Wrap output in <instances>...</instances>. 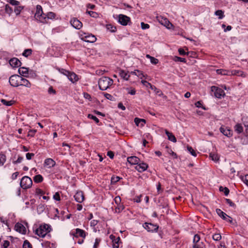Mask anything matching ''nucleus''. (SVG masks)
I'll return each instance as SVG.
<instances>
[{
    "mask_svg": "<svg viewBox=\"0 0 248 248\" xmlns=\"http://www.w3.org/2000/svg\"><path fill=\"white\" fill-rule=\"evenodd\" d=\"M35 19L41 23H45L47 22V18L45 14L43 13L41 6H36V11L34 15Z\"/></svg>",
    "mask_w": 248,
    "mask_h": 248,
    "instance_id": "1",
    "label": "nucleus"
},
{
    "mask_svg": "<svg viewBox=\"0 0 248 248\" xmlns=\"http://www.w3.org/2000/svg\"><path fill=\"white\" fill-rule=\"evenodd\" d=\"M113 84V80L108 78L104 77L100 78L98 81V85L100 90L104 91L107 90Z\"/></svg>",
    "mask_w": 248,
    "mask_h": 248,
    "instance_id": "2",
    "label": "nucleus"
},
{
    "mask_svg": "<svg viewBox=\"0 0 248 248\" xmlns=\"http://www.w3.org/2000/svg\"><path fill=\"white\" fill-rule=\"evenodd\" d=\"M50 226L48 224H45L40 225L35 231V233L38 236L41 237H44L46 234L50 232Z\"/></svg>",
    "mask_w": 248,
    "mask_h": 248,
    "instance_id": "3",
    "label": "nucleus"
},
{
    "mask_svg": "<svg viewBox=\"0 0 248 248\" xmlns=\"http://www.w3.org/2000/svg\"><path fill=\"white\" fill-rule=\"evenodd\" d=\"M21 76L18 75L11 76L9 79V82L11 86L14 87L20 86Z\"/></svg>",
    "mask_w": 248,
    "mask_h": 248,
    "instance_id": "4",
    "label": "nucleus"
},
{
    "mask_svg": "<svg viewBox=\"0 0 248 248\" xmlns=\"http://www.w3.org/2000/svg\"><path fill=\"white\" fill-rule=\"evenodd\" d=\"M157 21L168 30H173V25L168 20V19L161 16H156Z\"/></svg>",
    "mask_w": 248,
    "mask_h": 248,
    "instance_id": "5",
    "label": "nucleus"
},
{
    "mask_svg": "<svg viewBox=\"0 0 248 248\" xmlns=\"http://www.w3.org/2000/svg\"><path fill=\"white\" fill-rule=\"evenodd\" d=\"M60 71L62 74L66 76L69 79V80L73 83L77 82L78 80V76L74 73L70 72L64 69H62Z\"/></svg>",
    "mask_w": 248,
    "mask_h": 248,
    "instance_id": "6",
    "label": "nucleus"
},
{
    "mask_svg": "<svg viewBox=\"0 0 248 248\" xmlns=\"http://www.w3.org/2000/svg\"><path fill=\"white\" fill-rule=\"evenodd\" d=\"M83 33L80 34L81 39L87 42L93 43L96 38L94 35L90 33L89 32H82Z\"/></svg>",
    "mask_w": 248,
    "mask_h": 248,
    "instance_id": "7",
    "label": "nucleus"
},
{
    "mask_svg": "<svg viewBox=\"0 0 248 248\" xmlns=\"http://www.w3.org/2000/svg\"><path fill=\"white\" fill-rule=\"evenodd\" d=\"M32 184L31 179L28 176H24L21 180L20 186L23 189L30 188Z\"/></svg>",
    "mask_w": 248,
    "mask_h": 248,
    "instance_id": "8",
    "label": "nucleus"
},
{
    "mask_svg": "<svg viewBox=\"0 0 248 248\" xmlns=\"http://www.w3.org/2000/svg\"><path fill=\"white\" fill-rule=\"evenodd\" d=\"M211 91L214 93V95L218 98H221L225 95L224 92L221 89L216 86H212Z\"/></svg>",
    "mask_w": 248,
    "mask_h": 248,
    "instance_id": "9",
    "label": "nucleus"
},
{
    "mask_svg": "<svg viewBox=\"0 0 248 248\" xmlns=\"http://www.w3.org/2000/svg\"><path fill=\"white\" fill-rule=\"evenodd\" d=\"M70 24L76 30H80L82 27V23L76 18L71 19Z\"/></svg>",
    "mask_w": 248,
    "mask_h": 248,
    "instance_id": "10",
    "label": "nucleus"
},
{
    "mask_svg": "<svg viewBox=\"0 0 248 248\" xmlns=\"http://www.w3.org/2000/svg\"><path fill=\"white\" fill-rule=\"evenodd\" d=\"M144 228L148 232H153L157 231L158 226L152 223H145L143 225Z\"/></svg>",
    "mask_w": 248,
    "mask_h": 248,
    "instance_id": "11",
    "label": "nucleus"
},
{
    "mask_svg": "<svg viewBox=\"0 0 248 248\" xmlns=\"http://www.w3.org/2000/svg\"><path fill=\"white\" fill-rule=\"evenodd\" d=\"M130 21V18L124 15L119 16V22L123 25H126Z\"/></svg>",
    "mask_w": 248,
    "mask_h": 248,
    "instance_id": "12",
    "label": "nucleus"
},
{
    "mask_svg": "<svg viewBox=\"0 0 248 248\" xmlns=\"http://www.w3.org/2000/svg\"><path fill=\"white\" fill-rule=\"evenodd\" d=\"M148 165L144 162H140L137 164V166L135 167V169L137 170L139 172H141L147 170L148 168Z\"/></svg>",
    "mask_w": 248,
    "mask_h": 248,
    "instance_id": "13",
    "label": "nucleus"
},
{
    "mask_svg": "<svg viewBox=\"0 0 248 248\" xmlns=\"http://www.w3.org/2000/svg\"><path fill=\"white\" fill-rule=\"evenodd\" d=\"M15 229L16 232L21 234H25L26 232V229L24 226L19 223H17L15 225Z\"/></svg>",
    "mask_w": 248,
    "mask_h": 248,
    "instance_id": "14",
    "label": "nucleus"
},
{
    "mask_svg": "<svg viewBox=\"0 0 248 248\" xmlns=\"http://www.w3.org/2000/svg\"><path fill=\"white\" fill-rule=\"evenodd\" d=\"M75 200L79 203L82 202L84 200V196L82 191H78L74 196Z\"/></svg>",
    "mask_w": 248,
    "mask_h": 248,
    "instance_id": "15",
    "label": "nucleus"
},
{
    "mask_svg": "<svg viewBox=\"0 0 248 248\" xmlns=\"http://www.w3.org/2000/svg\"><path fill=\"white\" fill-rule=\"evenodd\" d=\"M18 73L19 76L22 77H28L29 74V69L25 67H22L18 69Z\"/></svg>",
    "mask_w": 248,
    "mask_h": 248,
    "instance_id": "16",
    "label": "nucleus"
},
{
    "mask_svg": "<svg viewBox=\"0 0 248 248\" xmlns=\"http://www.w3.org/2000/svg\"><path fill=\"white\" fill-rule=\"evenodd\" d=\"M220 131L225 136L230 137L232 135V131L228 127H221Z\"/></svg>",
    "mask_w": 248,
    "mask_h": 248,
    "instance_id": "17",
    "label": "nucleus"
},
{
    "mask_svg": "<svg viewBox=\"0 0 248 248\" xmlns=\"http://www.w3.org/2000/svg\"><path fill=\"white\" fill-rule=\"evenodd\" d=\"M73 235L76 237L80 236L82 238H85L86 237V233L85 231L78 228L76 230L75 233H73Z\"/></svg>",
    "mask_w": 248,
    "mask_h": 248,
    "instance_id": "18",
    "label": "nucleus"
},
{
    "mask_svg": "<svg viewBox=\"0 0 248 248\" xmlns=\"http://www.w3.org/2000/svg\"><path fill=\"white\" fill-rule=\"evenodd\" d=\"M127 160L131 165H137L140 162V159L135 156L128 157Z\"/></svg>",
    "mask_w": 248,
    "mask_h": 248,
    "instance_id": "19",
    "label": "nucleus"
},
{
    "mask_svg": "<svg viewBox=\"0 0 248 248\" xmlns=\"http://www.w3.org/2000/svg\"><path fill=\"white\" fill-rule=\"evenodd\" d=\"M231 76L232 75H237L238 76H240L243 78H245L247 76V74L245 73L243 71L238 70H233L232 71H230Z\"/></svg>",
    "mask_w": 248,
    "mask_h": 248,
    "instance_id": "20",
    "label": "nucleus"
},
{
    "mask_svg": "<svg viewBox=\"0 0 248 248\" xmlns=\"http://www.w3.org/2000/svg\"><path fill=\"white\" fill-rule=\"evenodd\" d=\"M20 86H24L27 88H30L31 86V83L24 77H21Z\"/></svg>",
    "mask_w": 248,
    "mask_h": 248,
    "instance_id": "21",
    "label": "nucleus"
},
{
    "mask_svg": "<svg viewBox=\"0 0 248 248\" xmlns=\"http://www.w3.org/2000/svg\"><path fill=\"white\" fill-rule=\"evenodd\" d=\"M9 63L13 67H17L20 66L21 62L18 59L14 58L10 60Z\"/></svg>",
    "mask_w": 248,
    "mask_h": 248,
    "instance_id": "22",
    "label": "nucleus"
},
{
    "mask_svg": "<svg viewBox=\"0 0 248 248\" xmlns=\"http://www.w3.org/2000/svg\"><path fill=\"white\" fill-rule=\"evenodd\" d=\"M55 165V162L51 158H47L45 160V165L48 168L53 167Z\"/></svg>",
    "mask_w": 248,
    "mask_h": 248,
    "instance_id": "23",
    "label": "nucleus"
},
{
    "mask_svg": "<svg viewBox=\"0 0 248 248\" xmlns=\"http://www.w3.org/2000/svg\"><path fill=\"white\" fill-rule=\"evenodd\" d=\"M136 124L138 126L142 127L145 124L146 121L143 119L136 118L134 120Z\"/></svg>",
    "mask_w": 248,
    "mask_h": 248,
    "instance_id": "24",
    "label": "nucleus"
},
{
    "mask_svg": "<svg viewBox=\"0 0 248 248\" xmlns=\"http://www.w3.org/2000/svg\"><path fill=\"white\" fill-rule=\"evenodd\" d=\"M119 75L123 78L126 80H128L130 77V74L123 70L120 71Z\"/></svg>",
    "mask_w": 248,
    "mask_h": 248,
    "instance_id": "25",
    "label": "nucleus"
},
{
    "mask_svg": "<svg viewBox=\"0 0 248 248\" xmlns=\"http://www.w3.org/2000/svg\"><path fill=\"white\" fill-rule=\"evenodd\" d=\"M216 212L217 214V215L220 216L221 217H222L223 219H227V218H230V217L224 212L222 211L219 209H217L216 210Z\"/></svg>",
    "mask_w": 248,
    "mask_h": 248,
    "instance_id": "26",
    "label": "nucleus"
},
{
    "mask_svg": "<svg viewBox=\"0 0 248 248\" xmlns=\"http://www.w3.org/2000/svg\"><path fill=\"white\" fill-rule=\"evenodd\" d=\"M165 133L168 136V138L169 140H170V141H171L173 142H176V141H177L176 139L172 133L169 132L167 130H165Z\"/></svg>",
    "mask_w": 248,
    "mask_h": 248,
    "instance_id": "27",
    "label": "nucleus"
},
{
    "mask_svg": "<svg viewBox=\"0 0 248 248\" xmlns=\"http://www.w3.org/2000/svg\"><path fill=\"white\" fill-rule=\"evenodd\" d=\"M217 73L219 75H227V76H231V74L230 72V71L226 70L224 69H217L216 70Z\"/></svg>",
    "mask_w": 248,
    "mask_h": 248,
    "instance_id": "28",
    "label": "nucleus"
},
{
    "mask_svg": "<svg viewBox=\"0 0 248 248\" xmlns=\"http://www.w3.org/2000/svg\"><path fill=\"white\" fill-rule=\"evenodd\" d=\"M146 57L149 59L150 60V62L152 64H156L158 62V59L155 58V57H153L152 56H151L149 54H147L146 55Z\"/></svg>",
    "mask_w": 248,
    "mask_h": 248,
    "instance_id": "29",
    "label": "nucleus"
},
{
    "mask_svg": "<svg viewBox=\"0 0 248 248\" xmlns=\"http://www.w3.org/2000/svg\"><path fill=\"white\" fill-rule=\"evenodd\" d=\"M215 14L218 17L219 19H222L224 16V12L221 10H218L216 11Z\"/></svg>",
    "mask_w": 248,
    "mask_h": 248,
    "instance_id": "30",
    "label": "nucleus"
},
{
    "mask_svg": "<svg viewBox=\"0 0 248 248\" xmlns=\"http://www.w3.org/2000/svg\"><path fill=\"white\" fill-rule=\"evenodd\" d=\"M235 131L238 133H241L243 131V128L241 124H237L234 127Z\"/></svg>",
    "mask_w": 248,
    "mask_h": 248,
    "instance_id": "31",
    "label": "nucleus"
},
{
    "mask_svg": "<svg viewBox=\"0 0 248 248\" xmlns=\"http://www.w3.org/2000/svg\"><path fill=\"white\" fill-rule=\"evenodd\" d=\"M209 157L211 158V159L215 162H217L219 160V156L217 154L210 153L209 155Z\"/></svg>",
    "mask_w": 248,
    "mask_h": 248,
    "instance_id": "32",
    "label": "nucleus"
},
{
    "mask_svg": "<svg viewBox=\"0 0 248 248\" xmlns=\"http://www.w3.org/2000/svg\"><path fill=\"white\" fill-rule=\"evenodd\" d=\"M33 180L35 183H40L43 181V178L42 175L38 174L34 176Z\"/></svg>",
    "mask_w": 248,
    "mask_h": 248,
    "instance_id": "33",
    "label": "nucleus"
},
{
    "mask_svg": "<svg viewBox=\"0 0 248 248\" xmlns=\"http://www.w3.org/2000/svg\"><path fill=\"white\" fill-rule=\"evenodd\" d=\"M187 150L193 156L196 157L197 156L196 152L191 147L189 146H187Z\"/></svg>",
    "mask_w": 248,
    "mask_h": 248,
    "instance_id": "34",
    "label": "nucleus"
},
{
    "mask_svg": "<svg viewBox=\"0 0 248 248\" xmlns=\"http://www.w3.org/2000/svg\"><path fill=\"white\" fill-rule=\"evenodd\" d=\"M6 161V156L3 154H0V166H2Z\"/></svg>",
    "mask_w": 248,
    "mask_h": 248,
    "instance_id": "35",
    "label": "nucleus"
},
{
    "mask_svg": "<svg viewBox=\"0 0 248 248\" xmlns=\"http://www.w3.org/2000/svg\"><path fill=\"white\" fill-rule=\"evenodd\" d=\"M46 16L47 20L48 19H53L55 18L56 15L55 13H54L53 12H49L47 14Z\"/></svg>",
    "mask_w": 248,
    "mask_h": 248,
    "instance_id": "36",
    "label": "nucleus"
},
{
    "mask_svg": "<svg viewBox=\"0 0 248 248\" xmlns=\"http://www.w3.org/2000/svg\"><path fill=\"white\" fill-rule=\"evenodd\" d=\"M1 102L3 105L7 106H10L13 104V102L12 101H7L5 99H1Z\"/></svg>",
    "mask_w": 248,
    "mask_h": 248,
    "instance_id": "37",
    "label": "nucleus"
},
{
    "mask_svg": "<svg viewBox=\"0 0 248 248\" xmlns=\"http://www.w3.org/2000/svg\"><path fill=\"white\" fill-rule=\"evenodd\" d=\"M32 52V50L31 49H27L24 51L23 52V56L27 57L28 56H30Z\"/></svg>",
    "mask_w": 248,
    "mask_h": 248,
    "instance_id": "38",
    "label": "nucleus"
},
{
    "mask_svg": "<svg viewBox=\"0 0 248 248\" xmlns=\"http://www.w3.org/2000/svg\"><path fill=\"white\" fill-rule=\"evenodd\" d=\"M106 30L108 31H115L116 30V27L112 25L111 24L106 25Z\"/></svg>",
    "mask_w": 248,
    "mask_h": 248,
    "instance_id": "39",
    "label": "nucleus"
},
{
    "mask_svg": "<svg viewBox=\"0 0 248 248\" xmlns=\"http://www.w3.org/2000/svg\"><path fill=\"white\" fill-rule=\"evenodd\" d=\"M86 13L94 18H96L98 16V14L95 12L87 11Z\"/></svg>",
    "mask_w": 248,
    "mask_h": 248,
    "instance_id": "40",
    "label": "nucleus"
},
{
    "mask_svg": "<svg viewBox=\"0 0 248 248\" xmlns=\"http://www.w3.org/2000/svg\"><path fill=\"white\" fill-rule=\"evenodd\" d=\"M212 238L215 241H219L221 238V236L220 233H215L213 235Z\"/></svg>",
    "mask_w": 248,
    "mask_h": 248,
    "instance_id": "41",
    "label": "nucleus"
},
{
    "mask_svg": "<svg viewBox=\"0 0 248 248\" xmlns=\"http://www.w3.org/2000/svg\"><path fill=\"white\" fill-rule=\"evenodd\" d=\"M23 9V7L21 6H16L15 8V12L16 15H18L20 14L21 11Z\"/></svg>",
    "mask_w": 248,
    "mask_h": 248,
    "instance_id": "42",
    "label": "nucleus"
},
{
    "mask_svg": "<svg viewBox=\"0 0 248 248\" xmlns=\"http://www.w3.org/2000/svg\"><path fill=\"white\" fill-rule=\"evenodd\" d=\"M200 236L198 234L195 235L194 236V238H193V244L200 242Z\"/></svg>",
    "mask_w": 248,
    "mask_h": 248,
    "instance_id": "43",
    "label": "nucleus"
},
{
    "mask_svg": "<svg viewBox=\"0 0 248 248\" xmlns=\"http://www.w3.org/2000/svg\"><path fill=\"white\" fill-rule=\"evenodd\" d=\"M136 76H137L140 79H142L143 78H146L147 77V76L144 75L142 72L139 70L138 71Z\"/></svg>",
    "mask_w": 248,
    "mask_h": 248,
    "instance_id": "44",
    "label": "nucleus"
},
{
    "mask_svg": "<svg viewBox=\"0 0 248 248\" xmlns=\"http://www.w3.org/2000/svg\"><path fill=\"white\" fill-rule=\"evenodd\" d=\"M173 60L175 62H186V59L185 58H181L177 56L174 57V58H173Z\"/></svg>",
    "mask_w": 248,
    "mask_h": 248,
    "instance_id": "45",
    "label": "nucleus"
},
{
    "mask_svg": "<svg viewBox=\"0 0 248 248\" xmlns=\"http://www.w3.org/2000/svg\"><path fill=\"white\" fill-rule=\"evenodd\" d=\"M120 178L119 176H113L111 177V184H115L119 181Z\"/></svg>",
    "mask_w": 248,
    "mask_h": 248,
    "instance_id": "46",
    "label": "nucleus"
},
{
    "mask_svg": "<svg viewBox=\"0 0 248 248\" xmlns=\"http://www.w3.org/2000/svg\"><path fill=\"white\" fill-rule=\"evenodd\" d=\"M7 2L15 6H18L19 4V2L16 0H7Z\"/></svg>",
    "mask_w": 248,
    "mask_h": 248,
    "instance_id": "47",
    "label": "nucleus"
},
{
    "mask_svg": "<svg viewBox=\"0 0 248 248\" xmlns=\"http://www.w3.org/2000/svg\"><path fill=\"white\" fill-rule=\"evenodd\" d=\"M5 11L7 13L9 14H11L13 12V9L8 4L5 5Z\"/></svg>",
    "mask_w": 248,
    "mask_h": 248,
    "instance_id": "48",
    "label": "nucleus"
},
{
    "mask_svg": "<svg viewBox=\"0 0 248 248\" xmlns=\"http://www.w3.org/2000/svg\"><path fill=\"white\" fill-rule=\"evenodd\" d=\"M141 83L142 84L146 86L147 87H150L152 89H153V86L149 82L146 80H142Z\"/></svg>",
    "mask_w": 248,
    "mask_h": 248,
    "instance_id": "49",
    "label": "nucleus"
},
{
    "mask_svg": "<svg viewBox=\"0 0 248 248\" xmlns=\"http://www.w3.org/2000/svg\"><path fill=\"white\" fill-rule=\"evenodd\" d=\"M193 248H203V243L199 242L198 243L194 244L193 245Z\"/></svg>",
    "mask_w": 248,
    "mask_h": 248,
    "instance_id": "50",
    "label": "nucleus"
},
{
    "mask_svg": "<svg viewBox=\"0 0 248 248\" xmlns=\"http://www.w3.org/2000/svg\"><path fill=\"white\" fill-rule=\"evenodd\" d=\"M141 28L142 30H147L150 27V26L149 24L144 23V22L141 23Z\"/></svg>",
    "mask_w": 248,
    "mask_h": 248,
    "instance_id": "51",
    "label": "nucleus"
},
{
    "mask_svg": "<svg viewBox=\"0 0 248 248\" xmlns=\"http://www.w3.org/2000/svg\"><path fill=\"white\" fill-rule=\"evenodd\" d=\"M10 244V242L7 240H4L3 241L1 245L2 248H7Z\"/></svg>",
    "mask_w": 248,
    "mask_h": 248,
    "instance_id": "52",
    "label": "nucleus"
},
{
    "mask_svg": "<svg viewBox=\"0 0 248 248\" xmlns=\"http://www.w3.org/2000/svg\"><path fill=\"white\" fill-rule=\"evenodd\" d=\"M100 239L99 238H96L95 240V242L93 246V248H98L99 243L100 242Z\"/></svg>",
    "mask_w": 248,
    "mask_h": 248,
    "instance_id": "53",
    "label": "nucleus"
},
{
    "mask_svg": "<svg viewBox=\"0 0 248 248\" xmlns=\"http://www.w3.org/2000/svg\"><path fill=\"white\" fill-rule=\"evenodd\" d=\"M48 93L50 94H55L56 91L53 88L52 86H50L49 87L48 89Z\"/></svg>",
    "mask_w": 248,
    "mask_h": 248,
    "instance_id": "54",
    "label": "nucleus"
},
{
    "mask_svg": "<svg viewBox=\"0 0 248 248\" xmlns=\"http://www.w3.org/2000/svg\"><path fill=\"white\" fill-rule=\"evenodd\" d=\"M23 248H31V247L29 242L25 241L23 245Z\"/></svg>",
    "mask_w": 248,
    "mask_h": 248,
    "instance_id": "55",
    "label": "nucleus"
},
{
    "mask_svg": "<svg viewBox=\"0 0 248 248\" xmlns=\"http://www.w3.org/2000/svg\"><path fill=\"white\" fill-rule=\"evenodd\" d=\"M88 118H91L92 120H94L96 123H99L98 119L95 116H93L92 114H89Z\"/></svg>",
    "mask_w": 248,
    "mask_h": 248,
    "instance_id": "56",
    "label": "nucleus"
},
{
    "mask_svg": "<svg viewBox=\"0 0 248 248\" xmlns=\"http://www.w3.org/2000/svg\"><path fill=\"white\" fill-rule=\"evenodd\" d=\"M242 180L245 184L248 186V174L242 177Z\"/></svg>",
    "mask_w": 248,
    "mask_h": 248,
    "instance_id": "57",
    "label": "nucleus"
},
{
    "mask_svg": "<svg viewBox=\"0 0 248 248\" xmlns=\"http://www.w3.org/2000/svg\"><path fill=\"white\" fill-rule=\"evenodd\" d=\"M53 199L57 201H60V197L58 192L55 193V194L53 195Z\"/></svg>",
    "mask_w": 248,
    "mask_h": 248,
    "instance_id": "58",
    "label": "nucleus"
},
{
    "mask_svg": "<svg viewBox=\"0 0 248 248\" xmlns=\"http://www.w3.org/2000/svg\"><path fill=\"white\" fill-rule=\"evenodd\" d=\"M34 155V154L33 153H27L26 155V158L28 160H30L31 159L32 157Z\"/></svg>",
    "mask_w": 248,
    "mask_h": 248,
    "instance_id": "59",
    "label": "nucleus"
},
{
    "mask_svg": "<svg viewBox=\"0 0 248 248\" xmlns=\"http://www.w3.org/2000/svg\"><path fill=\"white\" fill-rule=\"evenodd\" d=\"M178 52L179 54L181 55H185L188 54V53L186 52L185 51L183 48H181L178 49Z\"/></svg>",
    "mask_w": 248,
    "mask_h": 248,
    "instance_id": "60",
    "label": "nucleus"
},
{
    "mask_svg": "<svg viewBox=\"0 0 248 248\" xmlns=\"http://www.w3.org/2000/svg\"><path fill=\"white\" fill-rule=\"evenodd\" d=\"M128 91V93L131 95H134L136 93V91L134 89H127Z\"/></svg>",
    "mask_w": 248,
    "mask_h": 248,
    "instance_id": "61",
    "label": "nucleus"
},
{
    "mask_svg": "<svg viewBox=\"0 0 248 248\" xmlns=\"http://www.w3.org/2000/svg\"><path fill=\"white\" fill-rule=\"evenodd\" d=\"M83 96H84V97L85 99L89 100H91V95L89 94H88L87 93H83Z\"/></svg>",
    "mask_w": 248,
    "mask_h": 248,
    "instance_id": "62",
    "label": "nucleus"
},
{
    "mask_svg": "<svg viewBox=\"0 0 248 248\" xmlns=\"http://www.w3.org/2000/svg\"><path fill=\"white\" fill-rule=\"evenodd\" d=\"M107 155L111 159L114 157V154L112 151H108L107 153Z\"/></svg>",
    "mask_w": 248,
    "mask_h": 248,
    "instance_id": "63",
    "label": "nucleus"
},
{
    "mask_svg": "<svg viewBox=\"0 0 248 248\" xmlns=\"http://www.w3.org/2000/svg\"><path fill=\"white\" fill-rule=\"evenodd\" d=\"M18 174L19 173L18 172H16L14 173L11 176L12 179L13 180L16 179L17 178V176L18 175Z\"/></svg>",
    "mask_w": 248,
    "mask_h": 248,
    "instance_id": "64",
    "label": "nucleus"
}]
</instances>
